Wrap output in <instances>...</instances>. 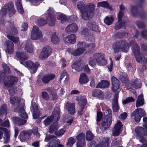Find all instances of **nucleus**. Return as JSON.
Instances as JSON below:
<instances>
[{
  "label": "nucleus",
  "mask_w": 147,
  "mask_h": 147,
  "mask_svg": "<svg viewBox=\"0 0 147 147\" xmlns=\"http://www.w3.org/2000/svg\"><path fill=\"white\" fill-rule=\"evenodd\" d=\"M77 49L73 51L72 54L74 56H77L82 54L88 48L92 49L95 47L94 43L87 44L84 42H79L77 45Z\"/></svg>",
  "instance_id": "1"
},
{
  "label": "nucleus",
  "mask_w": 147,
  "mask_h": 147,
  "mask_svg": "<svg viewBox=\"0 0 147 147\" xmlns=\"http://www.w3.org/2000/svg\"><path fill=\"white\" fill-rule=\"evenodd\" d=\"M95 7L92 4L86 5L85 9L81 12V16L82 19L84 20H88L92 18L93 16Z\"/></svg>",
  "instance_id": "2"
},
{
  "label": "nucleus",
  "mask_w": 147,
  "mask_h": 147,
  "mask_svg": "<svg viewBox=\"0 0 147 147\" xmlns=\"http://www.w3.org/2000/svg\"><path fill=\"white\" fill-rule=\"evenodd\" d=\"M128 43L125 40L117 41L113 45V48L115 53L121 51L127 52L129 49Z\"/></svg>",
  "instance_id": "3"
},
{
  "label": "nucleus",
  "mask_w": 147,
  "mask_h": 147,
  "mask_svg": "<svg viewBox=\"0 0 147 147\" xmlns=\"http://www.w3.org/2000/svg\"><path fill=\"white\" fill-rule=\"evenodd\" d=\"M45 14L47 15L46 19L48 21V23L50 26H53L55 24V19L53 10L49 8Z\"/></svg>",
  "instance_id": "4"
},
{
  "label": "nucleus",
  "mask_w": 147,
  "mask_h": 147,
  "mask_svg": "<svg viewBox=\"0 0 147 147\" xmlns=\"http://www.w3.org/2000/svg\"><path fill=\"white\" fill-rule=\"evenodd\" d=\"M106 113H107L105 119L102 123V126L101 128L103 127L105 129L108 128L112 123L111 117V111L109 109H108L106 110Z\"/></svg>",
  "instance_id": "5"
},
{
  "label": "nucleus",
  "mask_w": 147,
  "mask_h": 147,
  "mask_svg": "<svg viewBox=\"0 0 147 147\" xmlns=\"http://www.w3.org/2000/svg\"><path fill=\"white\" fill-rule=\"evenodd\" d=\"M145 115V112L144 110L141 108H139L136 109L131 114V117H134L135 121L136 122H139L141 117L144 116Z\"/></svg>",
  "instance_id": "6"
},
{
  "label": "nucleus",
  "mask_w": 147,
  "mask_h": 147,
  "mask_svg": "<svg viewBox=\"0 0 147 147\" xmlns=\"http://www.w3.org/2000/svg\"><path fill=\"white\" fill-rule=\"evenodd\" d=\"M23 64L26 67L29 68L31 69V72L33 73L35 72L40 65L37 62L34 63L30 61H28Z\"/></svg>",
  "instance_id": "7"
},
{
  "label": "nucleus",
  "mask_w": 147,
  "mask_h": 147,
  "mask_svg": "<svg viewBox=\"0 0 147 147\" xmlns=\"http://www.w3.org/2000/svg\"><path fill=\"white\" fill-rule=\"evenodd\" d=\"M42 36V33L38 28L37 26L33 27L32 30L31 37L33 40L38 39Z\"/></svg>",
  "instance_id": "8"
},
{
  "label": "nucleus",
  "mask_w": 147,
  "mask_h": 147,
  "mask_svg": "<svg viewBox=\"0 0 147 147\" xmlns=\"http://www.w3.org/2000/svg\"><path fill=\"white\" fill-rule=\"evenodd\" d=\"M52 49L49 46H46L44 47L40 53L39 58L41 59H43L47 58L51 53Z\"/></svg>",
  "instance_id": "9"
},
{
  "label": "nucleus",
  "mask_w": 147,
  "mask_h": 147,
  "mask_svg": "<svg viewBox=\"0 0 147 147\" xmlns=\"http://www.w3.org/2000/svg\"><path fill=\"white\" fill-rule=\"evenodd\" d=\"M111 83L112 84V90L113 92H118L120 90V82L115 77H111Z\"/></svg>",
  "instance_id": "10"
},
{
  "label": "nucleus",
  "mask_w": 147,
  "mask_h": 147,
  "mask_svg": "<svg viewBox=\"0 0 147 147\" xmlns=\"http://www.w3.org/2000/svg\"><path fill=\"white\" fill-rule=\"evenodd\" d=\"M132 45L133 49V51L135 55L137 61L140 62L141 61L142 59V55H141L139 52V48L138 47L136 43L134 42L133 43Z\"/></svg>",
  "instance_id": "11"
},
{
  "label": "nucleus",
  "mask_w": 147,
  "mask_h": 147,
  "mask_svg": "<svg viewBox=\"0 0 147 147\" xmlns=\"http://www.w3.org/2000/svg\"><path fill=\"white\" fill-rule=\"evenodd\" d=\"M8 12L11 14H12V13L13 14L15 13L14 7L12 4H9L4 7L1 10L0 14L1 15H3Z\"/></svg>",
  "instance_id": "12"
},
{
  "label": "nucleus",
  "mask_w": 147,
  "mask_h": 147,
  "mask_svg": "<svg viewBox=\"0 0 147 147\" xmlns=\"http://www.w3.org/2000/svg\"><path fill=\"white\" fill-rule=\"evenodd\" d=\"M57 128L56 124L55 125L52 124L49 128V132L51 133L55 132L56 135L58 136H61L63 135L65 131V130L63 129H61L58 131H56Z\"/></svg>",
  "instance_id": "13"
},
{
  "label": "nucleus",
  "mask_w": 147,
  "mask_h": 147,
  "mask_svg": "<svg viewBox=\"0 0 147 147\" xmlns=\"http://www.w3.org/2000/svg\"><path fill=\"white\" fill-rule=\"evenodd\" d=\"M122 125L120 121H118L115 124L112 130V135L117 136L119 134L122 129Z\"/></svg>",
  "instance_id": "14"
},
{
  "label": "nucleus",
  "mask_w": 147,
  "mask_h": 147,
  "mask_svg": "<svg viewBox=\"0 0 147 147\" xmlns=\"http://www.w3.org/2000/svg\"><path fill=\"white\" fill-rule=\"evenodd\" d=\"M31 110L32 113L33 118L36 119L40 116V112L36 103L33 102L32 103L31 106Z\"/></svg>",
  "instance_id": "15"
},
{
  "label": "nucleus",
  "mask_w": 147,
  "mask_h": 147,
  "mask_svg": "<svg viewBox=\"0 0 147 147\" xmlns=\"http://www.w3.org/2000/svg\"><path fill=\"white\" fill-rule=\"evenodd\" d=\"M135 131L136 135L140 138V142L142 143L146 142V140L143 137L144 136H146L144 134V129L142 127H137L135 129Z\"/></svg>",
  "instance_id": "16"
},
{
  "label": "nucleus",
  "mask_w": 147,
  "mask_h": 147,
  "mask_svg": "<svg viewBox=\"0 0 147 147\" xmlns=\"http://www.w3.org/2000/svg\"><path fill=\"white\" fill-rule=\"evenodd\" d=\"M18 81L17 78L12 76H10L7 78V80H5L4 85L7 87H10L14 85Z\"/></svg>",
  "instance_id": "17"
},
{
  "label": "nucleus",
  "mask_w": 147,
  "mask_h": 147,
  "mask_svg": "<svg viewBox=\"0 0 147 147\" xmlns=\"http://www.w3.org/2000/svg\"><path fill=\"white\" fill-rule=\"evenodd\" d=\"M78 142L76 147H84L85 146V135L84 133L80 134L77 136Z\"/></svg>",
  "instance_id": "18"
},
{
  "label": "nucleus",
  "mask_w": 147,
  "mask_h": 147,
  "mask_svg": "<svg viewBox=\"0 0 147 147\" xmlns=\"http://www.w3.org/2000/svg\"><path fill=\"white\" fill-rule=\"evenodd\" d=\"M89 80V78L86 74L82 73L80 75L79 82L81 84H84L87 83Z\"/></svg>",
  "instance_id": "19"
},
{
  "label": "nucleus",
  "mask_w": 147,
  "mask_h": 147,
  "mask_svg": "<svg viewBox=\"0 0 147 147\" xmlns=\"http://www.w3.org/2000/svg\"><path fill=\"white\" fill-rule=\"evenodd\" d=\"M78 29V27L76 24L73 23L67 26L65 30L67 32H74L77 31Z\"/></svg>",
  "instance_id": "20"
},
{
  "label": "nucleus",
  "mask_w": 147,
  "mask_h": 147,
  "mask_svg": "<svg viewBox=\"0 0 147 147\" xmlns=\"http://www.w3.org/2000/svg\"><path fill=\"white\" fill-rule=\"evenodd\" d=\"M66 107L70 114H74L75 111L74 103L73 102L70 103L67 102L66 104Z\"/></svg>",
  "instance_id": "21"
},
{
  "label": "nucleus",
  "mask_w": 147,
  "mask_h": 147,
  "mask_svg": "<svg viewBox=\"0 0 147 147\" xmlns=\"http://www.w3.org/2000/svg\"><path fill=\"white\" fill-rule=\"evenodd\" d=\"M55 77V76L53 74L46 75L43 77L42 78V80L44 83L47 84L51 80L53 79Z\"/></svg>",
  "instance_id": "22"
},
{
  "label": "nucleus",
  "mask_w": 147,
  "mask_h": 147,
  "mask_svg": "<svg viewBox=\"0 0 147 147\" xmlns=\"http://www.w3.org/2000/svg\"><path fill=\"white\" fill-rule=\"evenodd\" d=\"M14 44L11 42L7 41L6 42V51L9 54L12 53L13 52Z\"/></svg>",
  "instance_id": "23"
},
{
  "label": "nucleus",
  "mask_w": 147,
  "mask_h": 147,
  "mask_svg": "<svg viewBox=\"0 0 147 147\" xmlns=\"http://www.w3.org/2000/svg\"><path fill=\"white\" fill-rule=\"evenodd\" d=\"M123 15V12L121 10L120 11L118 15V22L117 23L115 26V28L116 30H118L122 27V25H123V23H122L120 24V22L121 20L122 17Z\"/></svg>",
  "instance_id": "24"
},
{
  "label": "nucleus",
  "mask_w": 147,
  "mask_h": 147,
  "mask_svg": "<svg viewBox=\"0 0 147 147\" xmlns=\"http://www.w3.org/2000/svg\"><path fill=\"white\" fill-rule=\"evenodd\" d=\"M110 85L109 82L107 81L102 80L99 82L96 86L97 88H106L109 87Z\"/></svg>",
  "instance_id": "25"
},
{
  "label": "nucleus",
  "mask_w": 147,
  "mask_h": 147,
  "mask_svg": "<svg viewBox=\"0 0 147 147\" xmlns=\"http://www.w3.org/2000/svg\"><path fill=\"white\" fill-rule=\"evenodd\" d=\"M60 111V109L59 107L56 108L53 112V115L51 117L52 118V117H53V118L55 120H57L59 119L60 115L59 112Z\"/></svg>",
  "instance_id": "26"
},
{
  "label": "nucleus",
  "mask_w": 147,
  "mask_h": 147,
  "mask_svg": "<svg viewBox=\"0 0 147 147\" xmlns=\"http://www.w3.org/2000/svg\"><path fill=\"white\" fill-rule=\"evenodd\" d=\"M92 95L94 97H97L100 99L104 98L103 92L100 90H94L92 92Z\"/></svg>",
  "instance_id": "27"
},
{
  "label": "nucleus",
  "mask_w": 147,
  "mask_h": 147,
  "mask_svg": "<svg viewBox=\"0 0 147 147\" xmlns=\"http://www.w3.org/2000/svg\"><path fill=\"white\" fill-rule=\"evenodd\" d=\"M84 66V63H74L72 65V67L77 71H81Z\"/></svg>",
  "instance_id": "28"
},
{
  "label": "nucleus",
  "mask_w": 147,
  "mask_h": 147,
  "mask_svg": "<svg viewBox=\"0 0 147 147\" xmlns=\"http://www.w3.org/2000/svg\"><path fill=\"white\" fill-rule=\"evenodd\" d=\"M64 40L67 42L74 43L76 41V37L74 34H71L65 38Z\"/></svg>",
  "instance_id": "29"
},
{
  "label": "nucleus",
  "mask_w": 147,
  "mask_h": 147,
  "mask_svg": "<svg viewBox=\"0 0 147 147\" xmlns=\"http://www.w3.org/2000/svg\"><path fill=\"white\" fill-rule=\"evenodd\" d=\"M6 32L9 34H7L9 36H11V34L15 35L17 33L16 29L13 26L8 27L6 31Z\"/></svg>",
  "instance_id": "30"
},
{
  "label": "nucleus",
  "mask_w": 147,
  "mask_h": 147,
  "mask_svg": "<svg viewBox=\"0 0 147 147\" xmlns=\"http://www.w3.org/2000/svg\"><path fill=\"white\" fill-rule=\"evenodd\" d=\"M109 140L108 138H104L103 139L101 143L98 144L96 147H107L108 146Z\"/></svg>",
  "instance_id": "31"
},
{
  "label": "nucleus",
  "mask_w": 147,
  "mask_h": 147,
  "mask_svg": "<svg viewBox=\"0 0 147 147\" xmlns=\"http://www.w3.org/2000/svg\"><path fill=\"white\" fill-rule=\"evenodd\" d=\"M60 143L59 139L56 138L51 140L49 142L48 147H57Z\"/></svg>",
  "instance_id": "32"
},
{
  "label": "nucleus",
  "mask_w": 147,
  "mask_h": 147,
  "mask_svg": "<svg viewBox=\"0 0 147 147\" xmlns=\"http://www.w3.org/2000/svg\"><path fill=\"white\" fill-rule=\"evenodd\" d=\"M1 129L5 133L4 137V142L5 143H7L8 142L9 140L10 137L9 132L10 131L8 129H7L4 128H2Z\"/></svg>",
  "instance_id": "33"
},
{
  "label": "nucleus",
  "mask_w": 147,
  "mask_h": 147,
  "mask_svg": "<svg viewBox=\"0 0 147 147\" xmlns=\"http://www.w3.org/2000/svg\"><path fill=\"white\" fill-rule=\"evenodd\" d=\"M13 121L14 123L18 125H23L26 122L25 120H22L17 117H13Z\"/></svg>",
  "instance_id": "34"
},
{
  "label": "nucleus",
  "mask_w": 147,
  "mask_h": 147,
  "mask_svg": "<svg viewBox=\"0 0 147 147\" xmlns=\"http://www.w3.org/2000/svg\"><path fill=\"white\" fill-rule=\"evenodd\" d=\"M16 56L18 59L21 61H24L27 58V56L23 52H17L16 53Z\"/></svg>",
  "instance_id": "35"
},
{
  "label": "nucleus",
  "mask_w": 147,
  "mask_h": 147,
  "mask_svg": "<svg viewBox=\"0 0 147 147\" xmlns=\"http://www.w3.org/2000/svg\"><path fill=\"white\" fill-rule=\"evenodd\" d=\"M132 85L135 88H137L141 87V82L139 79H136L132 81L131 83Z\"/></svg>",
  "instance_id": "36"
},
{
  "label": "nucleus",
  "mask_w": 147,
  "mask_h": 147,
  "mask_svg": "<svg viewBox=\"0 0 147 147\" xmlns=\"http://www.w3.org/2000/svg\"><path fill=\"white\" fill-rule=\"evenodd\" d=\"M16 5L18 12L21 14L23 13L24 11L21 3V1L20 0H18L17 1L16 3Z\"/></svg>",
  "instance_id": "37"
},
{
  "label": "nucleus",
  "mask_w": 147,
  "mask_h": 147,
  "mask_svg": "<svg viewBox=\"0 0 147 147\" xmlns=\"http://www.w3.org/2000/svg\"><path fill=\"white\" fill-rule=\"evenodd\" d=\"M16 5L18 12L21 14L23 13L24 11L21 3V1L20 0H18L17 1L16 3Z\"/></svg>",
  "instance_id": "38"
},
{
  "label": "nucleus",
  "mask_w": 147,
  "mask_h": 147,
  "mask_svg": "<svg viewBox=\"0 0 147 147\" xmlns=\"http://www.w3.org/2000/svg\"><path fill=\"white\" fill-rule=\"evenodd\" d=\"M113 18L112 16H106L104 19V22L107 25H110L113 23Z\"/></svg>",
  "instance_id": "39"
},
{
  "label": "nucleus",
  "mask_w": 147,
  "mask_h": 147,
  "mask_svg": "<svg viewBox=\"0 0 147 147\" xmlns=\"http://www.w3.org/2000/svg\"><path fill=\"white\" fill-rule=\"evenodd\" d=\"M93 57L97 63L105 58L103 55L101 53L96 54L94 55Z\"/></svg>",
  "instance_id": "40"
},
{
  "label": "nucleus",
  "mask_w": 147,
  "mask_h": 147,
  "mask_svg": "<svg viewBox=\"0 0 147 147\" xmlns=\"http://www.w3.org/2000/svg\"><path fill=\"white\" fill-rule=\"evenodd\" d=\"M51 41L54 44H57L59 42V39L57 36L56 33H54L52 35Z\"/></svg>",
  "instance_id": "41"
},
{
  "label": "nucleus",
  "mask_w": 147,
  "mask_h": 147,
  "mask_svg": "<svg viewBox=\"0 0 147 147\" xmlns=\"http://www.w3.org/2000/svg\"><path fill=\"white\" fill-rule=\"evenodd\" d=\"M36 24L39 26H43L47 24V22L44 19H40L37 20L36 22Z\"/></svg>",
  "instance_id": "42"
},
{
  "label": "nucleus",
  "mask_w": 147,
  "mask_h": 147,
  "mask_svg": "<svg viewBox=\"0 0 147 147\" xmlns=\"http://www.w3.org/2000/svg\"><path fill=\"white\" fill-rule=\"evenodd\" d=\"M26 51L29 53H32L33 52V48L32 45L27 44L25 48Z\"/></svg>",
  "instance_id": "43"
},
{
  "label": "nucleus",
  "mask_w": 147,
  "mask_h": 147,
  "mask_svg": "<svg viewBox=\"0 0 147 147\" xmlns=\"http://www.w3.org/2000/svg\"><path fill=\"white\" fill-rule=\"evenodd\" d=\"M19 112L21 117L25 119L27 118L28 115L25 113L23 108H22L20 109L19 110Z\"/></svg>",
  "instance_id": "44"
},
{
  "label": "nucleus",
  "mask_w": 147,
  "mask_h": 147,
  "mask_svg": "<svg viewBox=\"0 0 147 147\" xmlns=\"http://www.w3.org/2000/svg\"><path fill=\"white\" fill-rule=\"evenodd\" d=\"M6 107L7 105H5L1 106L0 111V117L2 116L3 114H7Z\"/></svg>",
  "instance_id": "45"
},
{
  "label": "nucleus",
  "mask_w": 147,
  "mask_h": 147,
  "mask_svg": "<svg viewBox=\"0 0 147 147\" xmlns=\"http://www.w3.org/2000/svg\"><path fill=\"white\" fill-rule=\"evenodd\" d=\"M94 138V136L92 133L89 131L86 133V139L88 141H90Z\"/></svg>",
  "instance_id": "46"
},
{
  "label": "nucleus",
  "mask_w": 147,
  "mask_h": 147,
  "mask_svg": "<svg viewBox=\"0 0 147 147\" xmlns=\"http://www.w3.org/2000/svg\"><path fill=\"white\" fill-rule=\"evenodd\" d=\"M75 141L72 137H70L68 140V142L67 143V146L70 147L75 143Z\"/></svg>",
  "instance_id": "47"
},
{
  "label": "nucleus",
  "mask_w": 147,
  "mask_h": 147,
  "mask_svg": "<svg viewBox=\"0 0 147 147\" xmlns=\"http://www.w3.org/2000/svg\"><path fill=\"white\" fill-rule=\"evenodd\" d=\"M68 17H66V16L63 14H60L57 18L58 20H61V22L65 21L68 20Z\"/></svg>",
  "instance_id": "48"
},
{
  "label": "nucleus",
  "mask_w": 147,
  "mask_h": 147,
  "mask_svg": "<svg viewBox=\"0 0 147 147\" xmlns=\"http://www.w3.org/2000/svg\"><path fill=\"white\" fill-rule=\"evenodd\" d=\"M85 6L82 2H79L78 3L77 7L80 10L81 12L82 10H84L85 9Z\"/></svg>",
  "instance_id": "49"
},
{
  "label": "nucleus",
  "mask_w": 147,
  "mask_h": 147,
  "mask_svg": "<svg viewBox=\"0 0 147 147\" xmlns=\"http://www.w3.org/2000/svg\"><path fill=\"white\" fill-rule=\"evenodd\" d=\"M113 108L114 112H117L119 109L117 102H113L112 103Z\"/></svg>",
  "instance_id": "50"
},
{
  "label": "nucleus",
  "mask_w": 147,
  "mask_h": 147,
  "mask_svg": "<svg viewBox=\"0 0 147 147\" xmlns=\"http://www.w3.org/2000/svg\"><path fill=\"white\" fill-rule=\"evenodd\" d=\"M7 37L10 39L12 40L15 43H17L19 42L18 38L17 37H15L12 36H9L7 35Z\"/></svg>",
  "instance_id": "51"
},
{
  "label": "nucleus",
  "mask_w": 147,
  "mask_h": 147,
  "mask_svg": "<svg viewBox=\"0 0 147 147\" xmlns=\"http://www.w3.org/2000/svg\"><path fill=\"white\" fill-rule=\"evenodd\" d=\"M52 121V118L51 117H49L47 118L44 121V123L46 125H49Z\"/></svg>",
  "instance_id": "52"
},
{
  "label": "nucleus",
  "mask_w": 147,
  "mask_h": 147,
  "mask_svg": "<svg viewBox=\"0 0 147 147\" xmlns=\"http://www.w3.org/2000/svg\"><path fill=\"white\" fill-rule=\"evenodd\" d=\"M88 26L92 30L97 31L98 30V26L95 24H90Z\"/></svg>",
  "instance_id": "53"
},
{
  "label": "nucleus",
  "mask_w": 147,
  "mask_h": 147,
  "mask_svg": "<svg viewBox=\"0 0 147 147\" xmlns=\"http://www.w3.org/2000/svg\"><path fill=\"white\" fill-rule=\"evenodd\" d=\"M108 3L105 1H103L98 3V6L99 7H108Z\"/></svg>",
  "instance_id": "54"
},
{
  "label": "nucleus",
  "mask_w": 147,
  "mask_h": 147,
  "mask_svg": "<svg viewBox=\"0 0 147 147\" xmlns=\"http://www.w3.org/2000/svg\"><path fill=\"white\" fill-rule=\"evenodd\" d=\"M98 63L99 65L101 66H103L106 65L107 63V62L105 58H104L103 59L99 61Z\"/></svg>",
  "instance_id": "55"
},
{
  "label": "nucleus",
  "mask_w": 147,
  "mask_h": 147,
  "mask_svg": "<svg viewBox=\"0 0 147 147\" xmlns=\"http://www.w3.org/2000/svg\"><path fill=\"white\" fill-rule=\"evenodd\" d=\"M76 100L78 101H86L87 100L84 96L80 95L76 97Z\"/></svg>",
  "instance_id": "56"
},
{
  "label": "nucleus",
  "mask_w": 147,
  "mask_h": 147,
  "mask_svg": "<svg viewBox=\"0 0 147 147\" xmlns=\"http://www.w3.org/2000/svg\"><path fill=\"white\" fill-rule=\"evenodd\" d=\"M89 65L92 67H94L95 66V63L94 60L92 58H90L89 62Z\"/></svg>",
  "instance_id": "57"
},
{
  "label": "nucleus",
  "mask_w": 147,
  "mask_h": 147,
  "mask_svg": "<svg viewBox=\"0 0 147 147\" xmlns=\"http://www.w3.org/2000/svg\"><path fill=\"white\" fill-rule=\"evenodd\" d=\"M55 136L53 135H47L45 139V141L46 142H48L50 140L55 138Z\"/></svg>",
  "instance_id": "58"
},
{
  "label": "nucleus",
  "mask_w": 147,
  "mask_h": 147,
  "mask_svg": "<svg viewBox=\"0 0 147 147\" xmlns=\"http://www.w3.org/2000/svg\"><path fill=\"white\" fill-rule=\"evenodd\" d=\"M109 59L110 60V63L109 65L107 67L109 71L111 72L112 70L113 63L112 59L111 57H110Z\"/></svg>",
  "instance_id": "59"
},
{
  "label": "nucleus",
  "mask_w": 147,
  "mask_h": 147,
  "mask_svg": "<svg viewBox=\"0 0 147 147\" xmlns=\"http://www.w3.org/2000/svg\"><path fill=\"white\" fill-rule=\"evenodd\" d=\"M127 114L126 112H124L121 114L119 116V118L121 120H124L127 117Z\"/></svg>",
  "instance_id": "60"
},
{
  "label": "nucleus",
  "mask_w": 147,
  "mask_h": 147,
  "mask_svg": "<svg viewBox=\"0 0 147 147\" xmlns=\"http://www.w3.org/2000/svg\"><path fill=\"white\" fill-rule=\"evenodd\" d=\"M42 98L46 100H47L49 98V96L46 92H42Z\"/></svg>",
  "instance_id": "61"
},
{
  "label": "nucleus",
  "mask_w": 147,
  "mask_h": 147,
  "mask_svg": "<svg viewBox=\"0 0 147 147\" xmlns=\"http://www.w3.org/2000/svg\"><path fill=\"white\" fill-rule=\"evenodd\" d=\"M83 67H84L85 72L87 74H90V70L88 67V65H85L84 64V66Z\"/></svg>",
  "instance_id": "62"
},
{
  "label": "nucleus",
  "mask_w": 147,
  "mask_h": 147,
  "mask_svg": "<svg viewBox=\"0 0 147 147\" xmlns=\"http://www.w3.org/2000/svg\"><path fill=\"white\" fill-rule=\"evenodd\" d=\"M65 78V79L67 77V74L66 72H63L61 74L60 76V80H62L64 78Z\"/></svg>",
  "instance_id": "63"
},
{
  "label": "nucleus",
  "mask_w": 147,
  "mask_h": 147,
  "mask_svg": "<svg viewBox=\"0 0 147 147\" xmlns=\"http://www.w3.org/2000/svg\"><path fill=\"white\" fill-rule=\"evenodd\" d=\"M22 30L25 31L27 30L28 28V25L26 23H25L22 24Z\"/></svg>",
  "instance_id": "64"
}]
</instances>
